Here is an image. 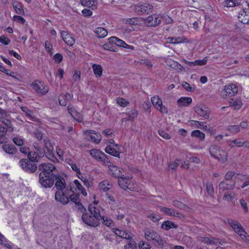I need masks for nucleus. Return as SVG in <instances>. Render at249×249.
I'll list each match as a JSON object with an SVG mask.
<instances>
[{
  "label": "nucleus",
  "instance_id": "49",
  "mask_svg": "<svg viewBox=\"0 0 249 249\" xmlns=\"http://www.w3.org/2000/svg\"><path fill=\"white\" fill-rule=\"evenodd\" d=\"M151 102L156 108H158V107L160 105H161V103H162L161 98L158 95L152 97Z\"/></svg>",
  "mask_w": 249,
  "mask_h": 249
},
{
  "label": "nucleus",
  "instance_id": "46",
  "mask_svg": "<svg viewBox=\"0 0 249 249\" xmlns=\"http://www.w3.org/2000/svg\"><path fill=\"white\" fill-rule=\"evenodd\" d=\"M13 8L17 14L19 15H23L24 14L23 7L21 3L18 2H15L13 4Z\"/></svg>",
  "mask_w": 249,
  "mask_h": 249
},
{
  "label": "nucleus",
  "instance_id": "48",
  "mask_svg": "<svg viewBox=\"0 0 249 249\" xmlns=\"http://www.w3.org/2000/svg\"><path fill=\"white\" fill-rule=\"evenodd\" d=\"M227 130L232 134H236L240 131V126L237 125H231L227 126Z\"/></svg>",
  "mask_w": 249,
  "mask_h": 249
},
{
  "label": "nucleus",
  "instance_id": "45",
  "mask_svg": "<svg viewBox=\"0 0 249 249\" xmlns=\"http://www.w3.org/2000/svg\"><path fill=\"white\" fill-rule=\"evenodd\" d=\"M191 136L192 137L198 138L201 141H203L205 139V134L199 130H196L192 132Z\"/></svg>",
  "mask_w": 249,
  "mask_h": 249
},
{
  "label": "nucleus",
  "instance_id": "41",
  "mask_svg": "<svg viewBox=\"0 0 249 249\" xmlns=\"http://www.w3.org/2000/svg\"><path fill=\"white\" fill-rule=\"evenodd\" d=\"M169 42L174 44H178L186 42L187 39L182 37H169Z\"/></svg>",
  "mask_w": 249,
  "mask_h": 249
},
{
  "label": "nucleus",
  "instance_id": "54",
  "mask_svg": "<svg viewBox=\"0 0 249 249\" xmlns=\"http://www.w3.org/2000/svg\"><path fill=\"white\" fill-rule=\"evenodd\" d=\"M34 147L36 150V151L39 153L41 156H45V150L44 149L41 148L37 143H34Z\"/></svg>",
  "mask_w": 249,
  "mask_h": 249
},
{
  "label": "nucleus",
  "instance_id": "59",
  "mask_svg": "<svg viewBox=\"0 0 249 249\" xmlns=\"http://www.w3.org/2000/svg\"><path fill=\"white\" fill-rule=\"evenodd\" d=\"M71 199V200L75 204L77 205L80 202L79 201V196L75 194H71V195L70 194L69 196V200Z\"/></svg>",
  "mask_w": 249,
  "mask_h": 249
},
{
  "label": "nucleus",
  "instance_id": "8",
  "mask_svg": "<svg viewBox=\"0 0 249 249\" xmlns=\"http://www.w3.org/2000/svg\"><path fill=\"white\" fill-rule=\"evenodd\" d=\"M153 6L148 3L141 2L134 5V10L138 15L148 14L152 12Z\"/></svg>",
  "mask_w": 249,
  "mask_h": 249
},
{
  "label": "nucleus",
  "instance_id": "19",
  "mask_svg": "<svg viewBox=\"0 0 249 249\" xmlns=\"http://www.w3.org/2000/svg\"><path fill=\"white\" fill-rule=\"evenodd\" d=\"M69 113L73 118V119L76 120L78 122L81 123L83 122V119L82 115L79 112V111L77 110L76 107L73 105L70 104L67 108Z\"/></svg>",
  "mask_w": 249,
  "mask_h": 249
},
{
  "label": "nucleus",
  "instance_id": "52",
  "mask_svg": "<svg viewBox=\"0 0 249 249\" xmlns=\"http://www.w3.org/2000/svg\"><path fill=\"white\" fill-rule=\"evenodd\" d=\"M138 112L136 109L132 110L130 112L128 113V117L126 118V121H133L134 119L137 117Z\"/></svg>",
  "mask_w": 249,
  "mask_h": 249
},
{
  "label": "nucleus",
  "instance_id": "56",
  "mask_svg": "<svg viewBox=\"0 0 249 249\" xmlns=\"http://www.w3.org/2000/svg\"><path fill=\"white\" fill-rule=\"evenodd\" d=\"M100 220H102V223L107 226V227H111L112 224L113 223V221L110 219L106 217L102 216L100 219Z\"/></svg>",
  "mask_w": 249,
  "mask_h": 249
},
{
  "label": "nucleus",
  "instance_id": "4",
  "mask_svg": "<svg viewBox=\"0 0 249 249\" xmlns=\"http://www.w3.org/2000/svg\"><path fill=\"white\" fill-rule=\"evenodd\" d=\"M144 236L145 239L149 240H152L155 241L157 243L156 246L159 248L163 249L164 244L166 243L162 239L160 236L156 232L149 230H146L144 231Z\"/></svg>",
  "mask_w": 249,
  "mask_h": 249
},
{
  "label": "nucleus",
  "instance_id": "37",
  "mask_svg": "<svg viewBox=\"0 0 249 249\" xmlns=\"http://www.w3.org/2000/svg\"><path fill=\"white\" fill-rule=\"evenodd\" d=\"M124 249H138L134 239L131 237L127 239V243L124 246Z\"/></svg>",
  "mask_w": 249,
  "mask_h": 249
},
{
  "label": "nucleus",
  "instance_id": "1",
  "mask_svg": "<svg viewBox=\"0 0 249 249\" xmlns=\"http://www.w3.org/2000/svg\"><path fill=\"white\" fill-rule=\"evenodd\" d=\"M89 211L92 216L88 213H83L82 219L84 222L90 226L97 227L99 224V221L101 218L99 209L96 207L94 204H90L89 205Z\"/></svg>",
  "mask_w": 249,
  "mask_h": 249
},
{
  "label": "nucleus",
  "instance_id": "60",
  "mask_svg": "<svg viewBox=\"0 0 249 249\" xmlns=\"http://www.w3.org/2000/svg\"><path fill=\"white\" fill-rule=\"evenodd\" d=\"M44 146L46 150H49L50 151L51 150H53V146H52V143H51V142L49 139H45L44 140Z\"/></svg>",
  "mask_w": 249,
  "mask_h": 249
},
{
  "label": "nucleus",
  "instance_id": "18",
  "mask_svg": "<svg viewBox=\"0 0 249 249\" xmlns=\"http://www.w3.org/2000/svg\"><path fill=\"white\" fill-rule=\"evenodd\" d=\"M198 241L206 244L217 245L221 244V241L219 239L215 238L212 236L204 237L198 236L197 237Z\"/></svg>",
  "mask_w": 249,
  "mask_h": 249
},
{
  "label": "nucleus",
  "instance_id": "28",
  "mask_svg": "<svg viewBox=\"0 0 249 249\" xmlns=\"http://www.w3.org/2000/svg\"><path fill=\"white\" fill-rule=\"evenodd\" d=\"M192 102V99L191 97H182L178 100L177 104L179 107H187Z\"/></svg>",
  "mask_w": 249,
  "mask_h": 249
},
{
  "label": "nucleus",
  "instance_id": "6",
  "mask_svg": "<svg viewBox=\"0 0 249 249\" xmlns=\"http://www.w3.org/2000/svg\"><path fill=\"white\" fill-rule=\"evenodd\" d=\"M228 223L235 232L237 233L242 239L249 242V235L245 232L239 223L232 219L229 220Z\"/></svg>",
  "mask_w": 249,
  "mask_h": 249
},
{
  "label": "nucleus",
  "instance_id": "30",
  "mask_svg": "<svg viewBox=\"0 0 249 249\" xmlns=\"http://www.w3.org/2000/svg\"><path fill=\"white\" fill-rule=\"evenodd\" d=\"M2 149L7 153L14 155L18 152L17 149L14 145L4 144L2 145Z\"/></svg>",
  "mask_w": 249,
  "mask_h": 249
},
{
  "label": "nucleus",
  "instance_id": "29",
  "mask_svg": "<svg viewBox=\"0 0 249 249\" xmlns=\"http://www.w3.org/2000/svg\"><path fill=\"white\" fill-rule=\"evenodd\" d=\"M160 211L161 212L163 213L166 215L169 216H178L179 213L178 211L174 209L169 208L165 207H160Z\"/></svg>",
  "mask_w": 249,
  "mask_h": 249
},
{
  "label": "nucleus",
  "instance_id": "24",
  "mask_svg": "<svg viewBox=\"0 0 249 249\" xmlns=\"http://www.w3.org/2000/svg\"><path fill=\"white\" fill-rule=\"evenodd\" d=\"M55 180H56L55 186L58 190H64L67 188L66 181L63 178L56 175Z\"/></svg>",
  "mask_w": 249,
  "mask_h": 249
},
{
  "label": "nucleus",
  "instance_id": "57",
  "mask_svg": "<svg viewBox=\"0 0 249 249\" xmlns=\"http://www.w3.org/2000/svg\"><path fill=\"white\" fill-rule=\"evenodd\" d=\"M77 174L78 178L83 181L84 185L87 187H89L90 186V182L88 179L86 177H83L80 172Z\"/></svg>",
  "mask_w": 249,
  "mask_h": 249
},
{
  "label": "nucleus",
  "instance_id": "27",
  "mask_svg": "<svg viewBox=\"0 0 249 249\" xmlns=\"http://www.w3.org/2000/svg\"><path fill=\"white\" fill-rule=\"evenodd\" d=\"M112 231L115 234V235L123 239L127 240L130 239V237H131L130 234L125 231L120 230L117 228H112Z\"/></svg>",
  "mask_w": 249,
  "mask_h": 249
},
{
  "label": "nucleus",
  "instance_id": "64",
  "mask_svg": "<svg viewBox=\"0 0 249 249\" xmlns=\"http://www.w3.org/2000/svg\"><path fill=\"white\" fill-rule=\"evenodd\" d=\"M140 249H150L151 247L148 243H145L143 241H141L139 243Z\"/></svg>",
  "mask_w": 249,
  "mask_h": 249
},
{
  "label": "nucleus",
  "instance_id": "47",
  "mask_svg": "<svg viewBox=\"0 0 249 249\" xmlns=\"http://www.w3.org/2000/svg\"><path fill=\"white\" fill-rule=\"evenodd\" d=\"M230 105L231 107H233L234 109H239L242 106L243 104L240 100H233L230 102Z\"/></svg>",
  "mask_w": 249,
  "mask_h": 249
},
{
  "label": "nucleus",
  "instance_id": "26",
  "mask_svg": "<svg viewBox=\"0 0 249 249\" xmlns=\"http://www.w3.org/2000/svg\"><path fill=\"white\" fill-rule=\"evenodd\" d=\"M73 95L69 93L61 94L59 97V102L61 106H65L68 102L72 98Z\"/></svg>",
  "mask_w": 249,
  "mask_h": 249
},
{
  "label": "nucleus",
  "instance_id": "36",
  "mask_svg": "<svg viewBox=\"0 0 249 249\" xmlns=\"http://www.w3.org/2000/svg\"><path fill=\"white\" fill-rule=\"evenodd\" d=\"M95 33L99 37L101 38L105 37L107 35V30L103 27H100L96 28Z\"/></svg>",
  "mask_w": 249,
  "mask_h": 249
},
{
  "label": "nucleus",
  "instance_id": "23",
  "mask_svg": "<svg viewBox=\"0 0 249 249\" xmlns=\"http://www.w3.org/2000/svg\"><path fill=\"white\" fill-rule=\"evenodd\" d=\"M118 179V184L119 186L124 190H126L128 188V186L130 184L131 177H119Z\"/></svg>",
  "mask_w": 249,
  "mask_h": 249
},
{
  "label": "nucleus",
  "instance_id": "10",
  "mask_svg": "<svg viewBox=\"0 0 249 249\" xmlns=\"http://www.w3.org/2000/svg\"><path fill=\"white\" fill-rule=\"evenodd\" d=\"M19 164L23 170L30 173H35L37 169L36 164L34 161L26 159L20 160Z\"/></svg>",
  "mask_w": 249,
  "mask_h": 249
},
{
  "label": "nucleus",
  "instance_id": "58",
  "mask_svg": "<svg viewBox=\"0 0 249 249\" xmlns=\"http://www.w3.org/2000/svg\"><path fill=\"white\" fill-rule=\"evenodd\" d=\"M116 101L117 103L122 107H126L129 104L128 102L123 98H118Z\"/></svg>",
  "mask_w": 249,
  "mask_h": 249
},
{
  "label": "nucleus",
  "instance_id": "34",
  "mask_svg": "<svg viewBox=\"0 0 249 249\" xmlns=\"http://www.w3.org/2000/svg\"><path fill=\"white\" fill-rule=\"evenodd\" d=\"M177 228L178 226L176 224L168 220L164 221L161 225V228L166 231L172 228L176 229Z\"/></svg>",
  "mask_w": 249,
  "mask_h": 249
},
{
  "label": "nucleus",
  "instance_id": "5",
  "mask_svg": "<svg viewBox=\"0 0 249 249\" xmlns=\"http://www.w3.org/2000/svg\"><path fill=\"white\" fill-rule=\"evenodd\" d=\"M71 192H73V191L68 186L64 190H58L55 194V199L63 204H67L69 202L70 193Z\"/></svg>",
  "mask_w": 249,
  "mask_h": 249
},
{
  "label": "nucleus",
  "instance_id": "33",
  "mask_svg": "<svg viewBox=\"0 0 249 249\" xmlns=\"http://www.w3.org/2000/svg\"><path fill=\"white\" fill-rule=\"evenodd\" d=\"M141 21H142V18L138 17L128 18L124 19L125 23L132 25L141 24Z\"/></svg>",
  "mask_w": 249,
  "mask_h": 249
},
{
  "label": "nucleus",
  "instance_id": "12",
  "mask_svg": "<svg viewBox=\"0 0 249 249\" xmlns=\"http://www.w3.org/2000/svg\"><path fill=\"white\" fill-rule=\"evenodd\" d=\"M90 155L97 161L103 163L105 165L109 163L107 156L103 152L98 149H91L89 151Z\"/></svg>",
  "mask_w": 249,
  "mask_h": 249
},
{
  "label": "nucleus",
  "instance_id": "17",
  "mask_svg": "<svg viewBox=\"0 0 249 249\" xmlns=\"http://www.w3.org/2000/svg\"><path fill=\"white\" fill-rule=\"evenodd\" d=\"M234 179L237 180V185L240 188H244L249 185V176L237 174L234 177Z\"/></svg>",
  "mask_w": 249,
  "mask_h": 249
},
{
  "label": "nucleus",
  "instance_id": "42",
  "mask_svg": "<svg viewBox=\"0 0 249 249\" xmlns=\"http://www.w3.org/2000/svg\"><path fill=\"white\" fill-rule=\"evenodd\" d=\"M21 110L25 113V115L28 117L30 120L34 121L35 117L33 116V112L32 111L29 109L27 107H21Z\"/></svg>",
  "mask_w": 249,
  "mask_h": 249
},
{
  "label": "nucleus",
  "instance_id": "31",
  "mask_svg": "<svg viewBox=\"0 0 249 249\" xmlns=\"http://www.w3.org/2000/svg\"><path fill=\"white\" fill-rule=\"evenodd\" d=\"M43 157L44 156H41L39 155V153L36 151H30L28 154L29 160L34 162H38L39 160Z\"/></svg>",
  "mask_w": 249,
  "mask_h": 249
},
{
  "label": "nucleus",
  "instance_id": "35",
  "mask_svg": "<svg viewBox=\"0 0 249 249\" xmlns=\"http://www.w3.org/2000/svg\"><path fill=\"white\" fill-rule=\"evenodd\" d=\"M81 3L82 5L91 7L93 9L96 7V0H81Z\"/></svg>",
  "mask_w": 249,
  "mask_h": 249
},
{
  "label": "nucleus",
  "instance_id": "62",
  "mask_svg": "<svg viewBox=\"0 0 249 249\" xmlns=\"http://www.w3.org/2000/svg\"><path fill=\"white\" fill-rule=\"evenodd\" d=\"M158 133L161 137L165 139L169 140L171 138V136L164 130H160L158 131Z\"/></svg>",
  "mask_w": 249,
  "mask_h": 249
},
{
  "label": "nucleus",
  "instance_id": "51",
  "mask_svg": "<svg viewBox=\"0 0 249 249\" xmlns=\"http://www.w3.org/2000/svg\"><path fill=\"white\" fill-rule=\"evenodd\" d=\"M239 0H226L224 1V5L229 7L235 6L240 3Z\"/></svg>",
  "mask_w": 249,
  "mask_h": 249
},
{
  "label": "nucleus",
  "instance_id": "44",
  "mask_svg": "<svg viewBox=\"0 0 249 249\" xmlns=\"http://www.w3.org/2000/svg\"><path fill=\"white\" fill-rule=\"evenodd\" d=\"M7 131V128L0 125V143H2L6 140L5 135Z\"/></svg>",
  "mask_w": 249,
  "mask_h": 249
},
{
  "label": "nucleus",
  "instance_id": "22",
  "mask_svg": "<svg viewBox=\"0 0 249 249\" xmlns=\"http://www.w3.org/2000/svg\"><path fill=\"white\" fill-rule=\"evenodd\" d=\"M61 36L64 41L68 45L72 46L75 43V39L72 35L66 31H62Z\"/></svg>",
  "mask_w": 249,
  "mask_h": 249
},
{
  "label": "nucleus",
  "instance_id": "15",
  "mask_svg": "<svg viewBox=\"0 0 249 249\" xmlns=\"http://www.w3.org/2000/svg\"><path fill=\"white\" fill-rule=\"evenodd\" d=\"M33 89L37 93L41 95L46 94L49 90L47 86H45L39 81H35L32 84Z\"/></svg>",
  "mask_w": 249,
  "mask_h": 249
},
{
  "label": "nucleus",
  "instance_id": "61",
  "mask_svg": "<svg viewBox=\"0 0 249 249\" xmlns=\"http://www.w3.org/2000/svg\"><path fill=\"white\" fill-rule=\"evenodd\" d=\"M13 141L18 146H22L24 144V140L20 137H15L13 138Z\"/></svg>",
  "mask_w": 249,
  "mask_h": 249
},
{
  "label": "nucleus",
  "instance_id": "13",
  "mask_svg": "<svg viewBox=\"0 0 249 249\" xmlns=\"http://www.w3.org/2000/svg\"><path fill=\"white\" fill-rule=\"evenodd\" d=\"M52 175L51 176H47L44 174H39V181L43 187L49 188L53 185L56 176H54Z\"/></svg>",
  "mask_w": 249,
  "mask_h": 249
},
{
  "label": "nucleus",
  "instance_id": "14",
  "mask_svg": "<svg viewBox=\"0 0 249 249\" xmlns=\"http://www.w3.org/2000/svg\"><path fill=\"white\" fill-rule=\"evenodd\" d=\"M84 135L87 139L95 143H99L102 139L101 135L95 132V131L89 130L84 132Z\"/></svg>",
  "mask_w": 249,
  "mask_h": 249
},
{
  "label": "nucleus",
  "instance_id": "55",
  "mask_svg": "<svg viewBox=\"0 0 249 249\" xmlns=\"http://www.w3.org/2000/svg\"><path fill=\"white\" fill-rule=\"evenodd\" d=\"M206 190L208 195L213 196L214 194V190L213 185L211 183L208 182L206 183Z\"/></svg>",
  "mask_w": 249,
  "mask_h": 249
},
{
  "label": "nucleus",
  "instance_id": "7",
  "mask_svg": "<svg viewBox=\"0 0 249 249\" xmlns=\"http://www.w3.org/2000/svg\"><path fill=\"white\" fill-rule=\"evenodd\" d=\"M38 170L40 174H44L47 176H51L52 174L56 176L57 173V170L54 165L50 163H44L40 164L38 166Z\"/></svg>",
  "mask_w": 249,
  "mask_h": 249
},
{
  "label": "nucleus",
  "instance_id": "63",
  "mask_svg": "<svg viewBox=\"0 0 249 249\" xmlns=\"http://www.w3.org/2000/svg\"><path fill=\"white\" fill-rule=\"evenodd\" d=\"M1 122L6 125L8 128L10 129L11 131L13 130L14 127L9 120L3 118L1 119Z\"/></svg>",
  "mask_w": 249,
  "mask_h": 249
},
{
  "label": "nucleus",
  "instance_id": "25",
  "mask_svg": "<svg viewBox=\"0 0 249 249\" xmlns=\"http://www.w3.org/2000/svg\"><path fill=\"white\" fill-rule=\"evenodd\" d=\"M108 166L109 167L110 174H111L112 176L118 178L123 176L122 169L120 168L113 164L108 165Z\"/></svg>",
  "mask_w": 249,
  "mask_h": 249
},
{
  "label": "nucleus",
  "instance_id": "40",
  "mask_svg": "<svg viewBox=\"0 0 249 249\" xmlns=\"http://www.w3.org/2000/svg\"><path fill=\"white\" fill-rule=\"evenodd\" d=\"M105 152L116 157H119L120 153L112 148L110 145H107L105 148Z\"/></svg>",
  "mask_w": 249,
  "mask_h": 249
},
{
  "label": "nucleus",
  "instance_id": "53",
  "mask_svg": "<svg viewBox=\"0 0 249 249\" xmlns=\"http://www.w3.org/2000/svg\"><path fill=\"white\" fill-rule=\"evenodd\" d=\"M147 218L154 222H158L161 218V216L159 214L151 213L148 214Z\"/></svg>",
  "mask_w": 249,
  "mask_h": 249
},
{
  "label": "nucleus",
  "instance_id": "39",
  "mask_svg": "<svg viewBox=\"0 0 249 249\" xmlns=\"http://www.w3.org/2000/svg\"><path fill=\"white\" fill-rule=\"evenodd\" d=\"M92 69L94 73L97 77H100L101 76L103 72V69L100 65L93 64L92 65Z\"/></svg>",
  "mask_w": 249,
  "mask_h": 249
},
{
  "label": "nucleus",
  "instance_id": "20",
  "mask_svg": "<svg viewBox=\"0 0 249 249\" xmlns=\"http://www.w3.org/2000/svg\"><path fill=\"white\" fill-rule=\"evenodd\" d=\"M195 112L199 116L205 119L209 118L210 110L208 107L203 105L196 106L194 107Z\"/></svg>",
  "mask_w": 249,
  "mask_h": 249
},
{
  "label": "nucleus",
  "instance_id": "50",
  "mask_svg": "<svg viewBox=\"0 0 249 249\" xmlns=\"http://www.w3.org/2000/svg\"><path fill=\"white\" fill-rule=\"evenodd\" d=\"M237 174H235V172L232 171H228L225 175L224 177V180L226 181L231 180L233 178V181L234 180H236L234 179V177L236 176Z\"/></svg>",
  "mask_w": 249,
  "mask_h": 249
},
{
  "label": "nucleus",
  "instance_id": "2",
  "mask_svg": "<svg viewBox=\"0 0 249 249\" xmlns=\"http://www.w3.org/2000/svg\"><path fill=\"white\" fill-rule=\"evenodd\" d=\"M237 181L234 180L232 184H229L225 180L220 182L218 185V194L222 195L224 194L223 199L227 201L230 202L232 201L234 198V193L231 191L234 187L238 189L240 187L237 185Z\"/></svg>",
  "mask_w": 249,
  "mask_h": 249
},
{
  "label": "nucleus",
  "instance_id": "16",
  "mask_svg": "<svg viewBox=\"0 0 249 249\" xmlns=\"http://www.w3.org/2000/svg\"><path fill=\"white\" fill-rule=\"evenodd\" d=\"M228 142V145L231 148L237 146L249 148V142L248 141H245L241 138H237L232 141H229Z\"/></svg>",
  "mask_w": 249,
  "mask_h": 249
},
{
  "label": "nucleus",
  "instance_id": "32",
  "mask_svg": "<svg viewBox=\"0 0 249 249\" xmlns=\"http://www.w3.org/2000/svg\"><path fill=\"white\" fill-rule=\"evenodd\" d=\"M100 189L103 192H107L110 190L112 185L110 184L108 180H105L101 182L99 184Z\"/></svg>",
  "mask_w": 249,
  "mask_h": 249
},
{
  "label": "nucleus",
  "instance_id": "21",
  "mask_svg": "<svg viewBox=\"0 0 249 249\" xmlns=\"http://www.w3.org/2000/svg\"><path fill=\"white\" fill-rule=\"evenodd\" d=\"M239 20L242 23L249 24V9H244L240 11L238 16Z\"/></svg>",
  "mask_w": 249,
  "mask_h": 249
},
{
  "label": "nucleus",
  "instance_id": "11",
  "mask_svg": "<svg viewBox=\"0 0 249 249\" xmlns=\"http://www.w3.org/2000/svg\"><path fill=\"white\" fill-rule=\"evenodd\" d=\"M238 87L233 83L225 85L221 91V95L223 98L231 97L235 96L238 92Z\"/></svg>",
  "mask_w": 249,
  "mask_h": 249
},
{
  "label": "nucleus",
  "instance_id": "43",
  "mask_svg": "<svg viewBox=\"0 0 249 249\" xmlns=\"http://www.w3.org/2000/svg\"><path fill=\"white\" fill-rule=\"evenodd\" d=\"M190 123L191 125H195L196 128L203 129L205 130L207 129V126L205 125L203 122L195 120H191L190 121Z\"/></svg>",
  "mask_w": 249,
  "mask_h": 249
},
{
  "label": "nucleus",
  "instance_id": "3",
  "mask_svg": "<svg viewBox=\"0 0 249 249\" xmlns=\"http://www.w3.org/2000/svg\"><path fill=\"white\" fill-rule=\"evenodd\" d=\"M211 155L217 159L221 162H225L228 158V153L226 151L215 144L211 145L209 147Z\"/></svg>",
  "mask_w": 249,
  "mask_h": 249
},
{
  "label": "nucleus",
  "instance_id": "38",
  "mask_svg": "<svg viewBox=\"0 0 249 249\" xmlns=\"http://www.w3.org/2000/svg\"><path fill=\"white\" fill-rule=\"evenodd\" d=\"M109 42L114 43L120 47H124L125 42L116 36H112L109 38Z\"/></svg>",
  "mask_w": 249,
  "mask_h": 249
},
{
  "label": "nucleus",
  "instance_id": "9",
  "mask_svg": "<svg viewBox=\"0 0 249 249\" xmlns=\"http://www.w3.org/2000/svg\"><path fill=\"white\" fill-rule=\"evenodd\" d=\"M161 18L159 15L153 14L145 18H142V20L147 26L156 27L161 23Z\"/></svg>",
  "mask_w": 249,
  "mask_h": 249
}]
</instances>
